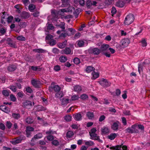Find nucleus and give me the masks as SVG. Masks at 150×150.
Listing matches in <instances>:
<instances>
[{
    "label": "nucleus",
    "instance_id": "f257e3e1",
    "mask_svg": "<svg viewBox=\"0 0 150 150\" xmlns=\"http://www.w3.org/2000/svg\"><path fill=\"white\" fill-rule=\"evenodd\" d=\"M75 10V8L72 6L69 7L68 9H62L59 10H53L51 11L52 20V21H57V19L59 18L60 16H64V12H72Z\"/></svg>",
    "mask_w": 150,
    "mask_h": 150
},
{
    "label": "nucleus",
    "instance_id": "f03ea898",
    "mask_svg": "<svg viewBox=\"0 0 150 150\" xmlns=\"http://www.w3.org/2000/svg\"><path fill=\"white\" fill-rule=\"evenodd\" d=\"M134 20V17L133 14H130L127 15L125 18L124 23L125 25H129L132 23Z\"/></svg>",
    "mask_w": 150,
    "mask_h": 150
},
{
    "label": "nucleus",
    "instance_id": "7ed1b4c3",
    "mask_svg": "<svg viewBox=\"0 0 150 150\" xmlns=\"http://www.w3.org/2000/svg\"><path fill=\"white\" fill-rule=\"evenodd\" d=\"M99 84L104 87H108L110 86V83L105 79L102 78L99 81Z\"/></svg>",
    "mask_w": 150,
    "mask_h": 150
},
{
    "label": "nucleus",
    "instance_id": "20e7f679",
    "mask_svg": "<svg viewBox=\"0 0 150 150\" xmlns=\"http://www.w3.org/2000/svg\"><path fill=\"white\" fill-rule=\"evenodd\" d=\"M89 53L93 54L94 55H98L101 52L100 49L97 47L91 48L88 50Z\"/></svg>",
    "mask_w": 150,
    "mask_h": 150
},
{
    "label": "nucleus",
    "instance_id": "39448f33",
    "mask_svg": "<svg viewBox=\"0 0 150 150\" xmlns=\"http://www.w3.org/2000/svg\"><path fill=\"white\" fill-rule=\"evenodd\" d=\"M22 139L23 138L22 137H19L13 139L11 142L13 144H16L21 143V142Z\"/></svg>",
    "mask_w": 150,
    "mask_h": 150
},
{
    "label": "nucleus",
    "instance_id": "423d86ee",
    "mask_svg": "<svg viewBox=\"0 0 150 150\" xmlns=\"http://www.w3.org/2000/svg\"><path fill=\"white\" fill-rule=\"evenodd\" d=\"M122 45L123 47H126L130 43V40L128 38L123 39L122 41Z\"/></svg>",
    "mask_w": 150,
    "mask_h": 150
},
{
    "label": "nucleus",
    "instance_id": "0eeeda50",
    "mask_svg": "<svg viewBox=\"0 0 150 150\" xmlns=\"http://www.w3.org/2000/svg\"><path fill=\"white\" fill-rule=\"evenodd\" d=\"M65 31L67 33V36H69L74 34L75 32V30L73 28H69L67 29Z\"/></svg>",
    "mask_w": 150,
    "mask_h": 150
},
{
    "label": "nucleus",
    "instance_id": "6e6552de",
    "mask_svg": "<svg viewBox=\"0 0 150 150\" xmlns=\"http://www.w3.org/2000/svg\"><path fill=\"white\" fill-rule=\"evenodd\" d=\"M96 129L95 128H93L92 129L91 131L89 132V134L90 136L92 138L91 139H93V138L96 137L97 134L96 132Z\"/></svg>",
    "mask_w": 150,
    "mask_h": 150
},
{
    "label": "nucleus",
    "instance_id": "1a4fd4ad",
    "mask_svg": "<svg viewBox=\"0 0 150 150\" xmlns=\"http://www.w3.org/2000/svg\"><path fill=\"white\" fill-rule=\"evenodd\" d=\"M119 124V122L118 121H116L114 122L111 126V128L114 131L117 130L118 129Z\"/></svg>",
    "mask_w": 150,
    "mask_h": 150
},
{
    "label": "nucleus",
    "instance_id": "9d476101",
    "mask_svg": "<svg viewBox=\"0 0 150 150\" xmlns=\"http://www.w3.org/2000/svg\"><path fill=\"white\" fill-rule=\"evenodd\" d=\"M70 102L71 101L70 99H69L67 97L64 98L62 100V105L64 106L66 105L68 103Z\"/></svg>",
    "mask_w": 150,
    "mask_h": 150
},
{
    "label": "nucleus",
    "instance_id": "9b49d317",
    "mask_svg": "<svg viewBox=\"0 0 150 150\" xmlns=\"http://www.w3.org/2000/svg\"><path fill=\"white\" fill-rule=\"evenodd\" d=\"M31 83L35 87L38 88L40 84V82L39 81L33 79L31 80Z\"/></svg>",
    "mask_w": 150,
    "mask_h": 150
},
{
    "label": "nucleus",
    "instance_id": "f8f14e48",
    "mask_svg": "<svg viewBox=\"0 0 150 150\" xmlns=\"http://www.w3.org/2000/svg\"><path fill=\"white\" fill-rule=\"evenodd\" d=\"M0 109L1 110L6 113H8L10 111V109L5 105L0 106Z\"/></svg>",
    "mask_w": 150,
    "mask_h": 150
},
{
    "label": "nucleus",
    "instance_id": "ddd939ff",
    "mask_svg": "<svg viewBox=\"0 0 150 150\" xmlns=\"http://www.w3.org/2000/svg\"><path fill=\"white\" fill-rule=\"evenodd\" d=\"M109 47V45L107 44H103L102 45L100 50H101V52H104V51L108 50Z\"/></svg>",
    "mask_w": 150,
    "mask_h": 150
},
{
    "label": "nucleus",
    "instance_id": "4468645a",
    "mask_svg": "<svg viewBox=\"0 0 150 150\" xmlns=\"http://www.w3.org/2000/svg\"><path fill=\"white\" fill-rule=\"evenodd\" d=\"M23 104L24 107L26 108H28L32 105V103L29 100L25 101L23 103Z\"/></svg>",
    "mask_w": 150,
    "mask_h": 150
},
{
    "label": "nucleus",
    "instance_id": "2eb2a0df",
    "mask_svg": "<svg viewBox=\"0 0 150 150\" xmlns=\"http://www.w3.org/2000/svg\"><path fill=\"white\" fill-rule=\"evenodd\" d=\"M73 117L74 119L77 121H79L81 119L82 116L79 113L74 115Z\"/></svg>",
    "mask_w": 150,
    "mask_h": 150
},
{
    "label": "nucleus",
    "instance_id": "dca6fc26",
    "mask_svg": "<svg viewBox=\"0 0 150 150\" xmlns=\"http://www.w3.org/2000/svg\"><path fill=\"white\" fill-rule=\"evenodd\" d=\"M86 42V40H79L77 41L76 42L78 47H81L84 46L85 42Z\"/></svg>",
    "mask_w": 150,
    "mask_h": 150
},
{
    "label": "nucleus",
    "instance_id": "f3484780",
    "mask_svg": "<svg viewBox=\"0 0 150 150\" xmlns=\"http://www.w3.org/2000/svg\"><path fill=\"white\" fill-rule=\"evenodd\" d=\"M82 89L81 86L79 85H76L74 87V90L77 92L81 91Z\"/></svg>",
    "mask_w": 150,
    "mask_h": 150
},
{
    "label": "nucleus",
    "instance_id": "a211bd4d",
    "mask_svg": "<svg viewBox=\"0 0 150 150\" xmlns=\"http://www.w3.org/2000/svg\"><path fill=\"white\" fill-rule=\"evenodd\" d=\"M101 131L103 134H105L109 132L110 130L106 127H104L101 129Z\"/></svg>",
    "mask_w": 150,
    "mask_h": 150
},
{
    "label": "nucleus",
    "instance_id": "6ab92c4d",
    "mask_svg": "<svg viewBox=\"0 0 150 150\" xmlns=\"http://www.w3.org/2000/svg\"><path fill=\"white\" fill-rule=\"evenodd\" d=\"M92 79H95L99 77V73L94 71L92 73Z\"/></svg>",
    "mask_w": 150,
    "mask_h": 150
},
{
    "label": "nucleus",
    "instance_id": "aec40b11",
    "mask_svg": "<svg viewBox=\"0 0 150 150\" xmlns=\"http://www.w3.org/2000/svg\"><path fill=\"white\" fill-rule=\"evenodd\" d=\"M117 137V134L115 133H112L110 134L108 136V139L112 140L115 139Z\"/></svg>",
    "mask_w": 150,
    "mask_h": 150
},
{
    "label": "nucleus",
    "instance_id": "412c9836",
    "mask_svg": "<svg viewBox=\"0 0 150 150\" xmlns=\"http://www.w3.org/2000/svg\"><path fill=\"white\" fill-rule=\"evenodd\" d=\"M71 50L69 47L66 48L64 50L62 51V53H64L66 54H69L71 53Z\"/></svg>",
    "mask_w": 150,
    "mask_h": 150
},
{
    "label": "nucleus",
    "instance_id": "4be33fe9",
    "mask_svg": "<svg viewBox=\"0 0 150 150\" xmlns=\"http://www.w3.org/2000/svg\"><path fill=\"white\" fill-rule=\"evenodd\" d=\"M42 137V135L41 133H38L35 135L34 137L32 139L31 141H33L34 139H37L41 138Z\"/></svg>",
    "mask_w": 150,
    "mask_h": 150
},
{
    "label": "nucleus",
    "instance_id": "5701e85b",
    "mask_svg": "<svg viewBox=\"0 0 150 150\" xmlns=\"http://www.w3.org/2000/svg\"><path fill=\"white\" fill-rule=\"evenodd\" d=\"M74 135V133L73 132L71 131H68L66 133V136L68 138H71Z\"/></svg>",
    "mask_w": 150,
    "mask_h": 150
},
{
    "label": "nucleus",
    "instance_id": "b1692460",
    "mask_svg": "<svg viewBox=\"0 0 150 150\" xmlns=\"http://www.w3.org/2000/svg\"><path fill=\"white\" fill-rule=\"evenodd\" d=\"M67 41H66L63 42L59 43L58 45V47L60 48H64L67 45Z\"/></svg>",
    "mask_w": 150,
    "mask_h": 150
},
{
    "label": "nucleus",
    "instance_id": "393cba45",
    "mask_svg": "<svg viewBox=\"0 0 150 150\" xmlns=\"http://www.w3.org/2000/svg\"><path fill=\"white\" fill-rule=\"evenodd\" d=\"M80 97L78 95H75L72 96L71 98L70 99L71 102L72 101H74L75 100H78L79 98Z\"/></svg>",
    "mask_w": 150,
    "mask_h": 150
},
{
    "label": "nucleus",
    "instance_id": "a878e982",
    "mask_svg": "<svg viewBox=\"0 0 150 150\" xmlns=\"http://www.w3.org/2000/svg\"><path fill=\"white\" fill-rule=\"evenodd\" d=\"M21 16L24 18H27L29 17L30 14L27 12H23L22 13Z\"/></svg>",
    "mask_w": 150,
    "mask_h": 150
},
{
    "label": "nucleus",
    "instance_id": "bb28decb",
    "mask_svg": "<svg viewBox=\"0 0 150 150\" xmlns=\"http://www.w3.org/2000/svg\"><path fill=\"white\" fill-rule=\"evenodd\" d=\"M16 68V66L13 65L9 66L8 68V69L9 71H14Z\"/></svg>",
    "mask_w": 150,
    "mask_h": 150
},
{
    "label": "nucleus",
    "instance_id": "cd10ccee",
    "mask_svg": "<svg viewBox=\"0 0 150 150\" xmlns=\"http://www.w3.org/2000/svg\"><path fill=\"white\" fill-rule=\"evenodd\" d=\"M59 59L61 62H64L67 61V58L65 56H62L60 57Z\"/></svg>",
    "mask_w": 150,
    "mask_h": 150
},
{
    "label": "nucleus",
    "instance_id": "c85d7f7f",
    "mask_svg": "<svg viewBox=\"0 0 150 150\" xmlns=\"http://www.w3.org/2000/svg\"><path fill=\"white\" fill-rule=\"evenodd\" d=\"M86 115L90 119H92L94 117V114L93 112H87Z\"/></svg>",
    "mask_w": 150,
    "mask_h": 150
},
{
    "label": "nucleus",
    "instance_id": "c756f323",
    "mask_svg": "<svg viewBox=\"0 0 150 150\" xmlns=\"http://www.w3.org/2000/svg\"><path fill=\"white\" fill-rule=\"evenodd\" d=\"M54 91L56 92H58L60 91L61 88L58 85H56L54 86L53 87Z\"/></svg>",
    "mask_w": 150,
    "mask_h": 150
},
{
    "label": "nucleus",
    "instance_id": "7c9ffc66",
    "mask_svg": "<svg viewBox=\"0 0 150 150\" xmlns=\"http://www.w3.org/2000/svg\"><path fill=\"white\" fill-rule=\"evenodd\" d=\"M12 116L16 120L18 119L21 117V115L19 113H13Z\"/></svg>",
    "mask_w": 150,
    "mask_h": 150
},
{
    "label": "nucleus",
    "instance_id": "2f4dec72",
    "mask_svg": "<svg viewBox=\"0 0 150 150\" xmlns=\"http://www.w3.org/2000/svg\"><path fill=\"white\" fill-rule=\"evenodd\" d=\"M81 9L80 8L76 9L74 12L75 17L76 18L78 17L79 14L81 12Z\"/></svg>",
    "mask_w": 150,
    "mask_h": 150
},
{
    "label": "nucleus",
    "instance_id": "473e14b6",
    "mask_svg": "<svg viewBox=\"0 0 150 150\" xmlns=\"http://www.w3.org/2000/svg\"><path fill=\"white\" fill-rule=\"evenodd\" d=\"M110 149H115V150H121V146H119V145L113 146L110 147Z\"/></svg>",
    "mask_w": 150,
    "mask_h": 150
},
{
    "label": "nucleus",
    "instance_id": "72a5a7b5",
    "mask_svg": "<svg viewBox=\"0 0 150 150\" xmlns=\"http://www.w3.org/2000/svg\"><path fill=\"white\" fill-rule=\"evenodd\" d=\"M62 6L64 7L66 6L69 4V0H62Z\"/></svg>",
    "mask_w": 150,
    "mask_h": 150
},
{
    "label": "nucleus",
    "instance_id": "f704fd0d",
    "mask_svg": "<svg viewBox=\"0 0 150 150\" xmlns=\"http://www.w3.org/2000/svg\"><path fill=\"white\" fill-rule=\"evenodd\" d=\"M95 70L94 67L91 66L88 67L86 69V71L88 73H90Z\"/></svg>",
    "mask_w": 150,
    "mask_h": 150
},
{
    "label": "nucleus",
    "instance_id": "c9c22d12",
    "mask_svg": "<svg viewBox=\"0 0 150 150\" xmlns=\"http://www.w3.org/2000/svg\"><path fill=\"white\" fill-rule=\"evenodd\" d=\"M2 92L3 95L5 96H8L9 95V91L4 90L2 91Z\"/></svg>",
    "mask_w": 150,
    "mask_h": 150
},
{
    "label": "nucleus",
    "instance_id": "e433bc0d",
    "mask_svg": "<svg viewBox=\"0 0 150 150\" xmlns=\"http://www.w3.org/2000/svg\"><path fill=\"white\" fill-rule=\"evenodd\" d=\"M31 69L33 71H39L41 70V69L37 66H32L31 67Z\"/></svg>",
    "mask_w": 150,
    "mask_h": 150
},
{
    "label": "nucleus",
    "instance_id": "4c0bfd02",
    "mask_svg": "<svg viewBox=\"0 0 150 150\" xmlns=\"http://www.w3.org/2000/svg\"><path fill=\"white\" fill-rule=\"evenodd\" d=\"M85 144L89 146H93L94 144V143L91 141H86L85 142Z\"/></svg>",
    "mask_w": 150,
    "mask_h": 150
},
{
    "label": "nucleus",
    "instance_id": "58836bf2",
    "mask_svg": "<svg viewBox=\"0 0 150 150\" xmlns=\"http://www.w3.org/2000/svg\"><path fill=\"white\" fill-rule=\"evenodd\" d=\"M35 8V6L33 4L30 5L28 7L29 10L31 12H33Z\"/></svg>",
    "mask_w": 150,
    "mask_h": 150
},
{
    "label": "nucleus",
    "instance_id": "ea45409f",
    "mask_svg": "<svg viewBox=\"0 0 150 150\" xmlns=\"http://www.w3.org/2000/svg\"><path fill=\"white\" fill-rule=\"evenodd\" d=\"M57 93L55 94V96L57 98H61L64 96L62 92L59 91Z\"/></svg>",
    "mask_w": 150,
    "mask_h": 150
},
{
    "label": "nucleus",
    "instance_id": "a19ab883",
    "mask_svg": "<svg viewBox=\"0 0 150 150\" xmlns=\"http://www.w3.org/2000/svg\"><path fill=\"white\" fill-rule=\"evenodd\" d=\"M71 116L69 115H66L64 117L65 120L68 122L70 121L71 120Z\"/></svg>",
    "mask_w": 150,
    "mask_h": 150
},
{
    "label": "nucleus",
    "instance_id": "79ce46f5",
    "mask_svg": "<svg viewBox=\"0 0 150 150\" xmlns=\"http://www.w3.org/2000/svg\"><path fill=\"white\" fill-rule=\"evenodd\" d=\"M13 19V17L12 16H9L7 18V21L8 23H11L12 22Z\"/></svg>",
    "mask_w": 150,
    "mask_h": 150
},
{
    "label": "nucleus",
    "instance_id": "37998d69",
    "mask_svg": "<svg viewBox=\"0 0 150 150\" xmlns=\"http://www.w3.org/2000/svg\"><path fill=\"white\" fill-rule=\"evenodd\" d=\"M92 0H87L86 4L88 7L90 8L92 5Z\"/></svg>",
    "mask_w": 150,
    "mask_h": 150
},
{
    "label": "nucleus",
    "instance_id": "c03bdc74",
    "mask_svg": "<svg viewBox=\"0 0 150 150\" xmlns=\"http://www.w3.org/2000/svg\"><path fill=\"white\" fill-rule=\"evenodd\" d=\"M25 122L28 124L32 123L33 121V120L31 118L28 117L25 120Z\"/></svg>",
    "mask_w": 150,
    "mask_h": 150
},
{
    "label": "nucleus",
    "instance_id": "a18cd8bd",
    "mask_svg": "<svg viewBox=\"0 0 150 150\" xmlns=\"http://www.w3.org/2000/svg\"><path fill=\"white\" fill-rule=\"evenodd\" d=\"M25 91L27 93H30L33 92L32 89L29 87H27L25 88Z\"/></svg>",
    "mask_w": 150,
    "mask_h": 150
},
{
    "label": "nucleus",
    "instance_id": "49530a36",
    "mask_svg": "<svg viewBox=\"0 0 150 150\" xmlns=\"http://www.w3.org/2000/svg\"><path fill=\"white\" fill-rule=\"evenodd\" d=\"M126 131L127 132L130 133H133L135 132V129H132L131 128H128L126 129Z\"/></svg>",
    "mask_w": 150,
    "mask_h": 150
},
{
    "label": "nucleus",
    "instance_id": "de8ad7c7",
    "mask_svg": "<svg viewBox=\"0 0 150 150\" xmlns=\"http://www.w3.org/2000/svg\"><path fill=\"white\" fill-rule=\"evenodd\" d=\"M33 51L38 53H42L44 52V50L41 49H35L33 50Z\"/></svg>",
    "mask_w": 150,
    "mask_h": 150
},
{
    "label": "nucleus",
    "instance_id": "09e8293b",
    "mask_svg": "<svg viewBox=\"0 0 150 150\" xmlns=\"http://www.w3.org/2000/svg\"><path fill=\"white\" fill-rule=\"evenodd\" d=\"M74 63L76 64H79L80 63V60L78 58H75L73 60Z\"/></svg>",
    "mask_w": 150,
    "mask_h": 150
},
{
    "label": "nucleus",
    "instance_id": "8fccbe9b",
    "mask_svg": "<svg viewBox=\"0 0 150 150\" xmlns=\"http://www.w3.org/2000/svg\"><path fill=\"white\" fill-rule=\"evenodd\" d=\"M67 35V33L66 32V33H61L59 36V38H62L66 37Z\"/></svg>",
    "mask_w": 150,
    "mask_h": 150
},
{
    "label": "nucleus",
    "instance_id": "3c124183",
    "mask_svg": "<svg viewBox=\"0 0 150 150\" xmlns=\"http://www.w3.org/2000/svg\"><path fill=\"white\" fill-rule=\"evenodd\" d=\"M54 69L56 71H58L60 70V67L58 65L55 66L54 67Z\"/></svg>",
    "mask_w": 150,
    "mask_h": 150
},
{
    "label": "nucleus",
    "instance_id": "603ef678",
    "mask_svg": "<svg viewBox=\"0 0 150 150\" xmlns=\"http://www.w3.org/2000/svg\"><path fill=\"white\" fill-rule=\"evenodd\" d=\"M54 27L52 24H48L47 25V29L49 30H52L54 29Z\"/></svg>",
    "mask_w": 150,
    "mask_h": 150
},
{
    "label": "nucleus",
    "instance_id": "864d4df0",
    "mask_svg": "<svg viewBox=\"0 0 150 150\" xmlns=\"http://www.w3.org/2000/svg\"><path fill=\"white\" fill-rule=\"evenodd\" d=\"M80 98L83 100H86L88 98V96L86 94H83L81 96Z\"/></svg>",
    "mask_w": 150,
    "mask_h": 150
},
{
    "label": "nucleus",
    "instance_id": "5fc2aeb1",
    "mask_svg": "<svg viewBox=\"0 0 150 150\" xmlns=\"http://www.w3.org/2000/svg\"><path fill=\"white\" fill-rule=\"evenodd\" d=\"M9 88L14 92H16L17 91V89L16 87L14 86H10Z\"/></svg>",
    "mask_w": 150,
    "mask_h": 150
},
{
    "label": "nucleus",
    "instance_id": "6e6d98bb",
    "mask_svg": "<svg viewBox=\"0 0 150 150\" xmlns=\"http://www.w3.org/2000/svg\"><path fill=\"white\" fill-rule=\"evenodd\" d=\"M10 98L11 100L13 101L14 102L16 100V98L14 95L11 94L10 95Z\"/></svg>",
    "mask_w": 150,
    "mask_h": 150
},
{
    "label": "nucleus",
    "instance_id": "4d7b16f0",
    "mask_svg": "<svg viewBox=\"0 0 150 150\" xmlns=\"http://www.w3.org/2000/svg\"><path fill=\"white\" fill-rule=\"evenodd\" d=\"M17 39L18 40H19L24 41L25 40V37L22 36H19L17 37Z\"/></svg>",
    "mask_w": 150,
    "mask_h": 150
},
{
    "label": "nucleus",
    "instance_id": "13d9d810",
    "mask_svg": "<svg viewBox=\"0 0 150 150\" xmlns=\"http://www.w3.org/2000/svg\"><path fill=\"white\" fill-rule=\"evenodd\" d=\"M52 144L55 146H57L59 144V142L57 140H54L52 142Z\"/></svg>",
    "mask_w": 150,
    "mask_h": 150
},
{
    "label": "nucleus",
    "instance_id": "bf43d9fd",
    "mask_svg": "<svg viewBox=\"0 0 150 150\" xmlns=\"http://www.w3.org/2000/svg\"><path fill=\"white\" fill-rule=\"evenodd\" d=\"M47 138L48 140L51 141L54 139V137L52 135H49L47 137Z\"/></svg>",
    "mask_w": 150,
    "mask_h": 150
},
{
    "label": "nucleus",
    "instance_id": "052dcab7",
    "mask_svg": "<svg viewBox=\"0 0 150 150\" xmlns=\"http://www.w3.org/2000/svg\"><path fill=\"white\" fill-rule=\"evenodd\" d=\"M79 4L82 6H84L85 5V0H79Z\"/></svg>",
    "mask_w": 150,
    "mask_h": 150
},
{
    "label": "nucleus",
    "instance_id": "680f3d73",
    "mask_svg": "<svg viewBox=\"0 0 150 150\" xmlns=\"http://www.w3.org/2000/svg\"><path fill=\"white\" fill-rule=\"evenodd\" d=\"M12 126V124L10 121H7L6 123V126L9 129H10Z\"/></svg>",
    "mask_w": 150,
    "mask_h": 150
},
{
    "label": "nucleus",
    "instance_id": "e2e57ef3",
    "mask_svg": "<svg viewBox=\"0 0 150 150\" xmlns=\"http://www.w3.org/2000/svg\"><path fill=\"white\" fill-rule=\"evenodd\" d=\"M26 131H28L29 132L32 131L34 130V129L33 127H26Z\"/></svg>",
    "mask_w": 150,
    "mask_h": 150
},
{
    "label": "nucleus",
    "instance_id": "0e129e2a",
    "mask_svg": "<svg viewBox=\"0 0 150 150\" xmlns=\"http://www.w3.org/2000/svg\"><path fill=\"white\" fill-rule=\"evenodd\" d=\"M53 38V37L52 35H50V34H48L47 35V36H46V40H51Z\"/></svg>",
    "mask_w": 150,
    "mask_h": 150
},
{
    "label": "nucleus",
    "instance_id": "69168bd1",
    "mask_svg": "<svg viewBox=\"0 0 150 150\" xmlns=\"http://www.w3.org/2000/svg\"><path fill=\"white\" fill-rule=\"evenodd\" d=\"M65 23L64 22H62L61 23V25H60V27L61 28L62 30V31H64V29H65L64 27Z\"/></svg>",
    "mask_w": 150,
    "mask_h": 150
},
{
    "label": "nucleus",
    "instance_id": "338daca9",
    "mask_svg": "<svg viewBox=\"0 0 150 150\" xmlns=\"http://www.w3.org/2000/svg\"><path fill=\"white\" fill-rule=\"evenodd\" d=\"M105 117L104 115H102L99 118V121L100 122H102L105 119Z\"/></svg>",
    "mask_w": 150,
    "mask_h": 150
},
{
    "label": "nucleus",
    "instance_id": "774afa93",
    "mask_svg": "<svg viewBox=\"0 0 150 150\" xmlns=\"http://www.w3.org/2000/svg\"><path fill=\"white\" fill-rule=\"evenodd\" d=\"M6 32V29L3 28H1L0 29V33L2 34H4Z\"/></svg>",
    "mask_w": 150,
    "mask_h": 150
}]
</instances>
